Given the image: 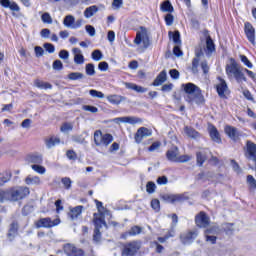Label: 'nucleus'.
Returning a JSON list of instances; mask_svg holds the SVG:
<instances>
[{
  "mask_svg": "<svg viewBox=\"0 0 256 256\" xmlns=\"http://www.w3.org/2000/svg\"><path fill=\"white\" fill-rule=\"evenodd\" d=\"M208 131L212 141H214L215 143H221V135L219 134V131L215 126L209 125Z\"/></svg>",
  "mask_w": 256,
  "mask_h": 256,
  "instance_id": "nucleus-22",
  "label": "nucleus"
},
{
  "mask_svg": "<svg viewBox=\"0 0 256 256\" xmlns=\"http://www.w3.org/2000/svg\"><path fill=\"white\" fill-rule=\"evenodd\" d=\"M184 91L187 103H190V105H205V97H203L201 89L197 85L187 83L184 85Z\"/></svg>",
  "mask_w": 256,
  "mask_h": 256,
  "instance_id": "nucleus-1",
  "label": "nucleus"
},
{
  "mask_svg": "<svg viewBox=\"0 0 256 256\" xmlns=\"http://www.w3.org/2000/svg\"><path fill=\"white\" fill-rule=\"evenodd\" d=\"M156 185L153 182H148L146 185V191L147 193H155Z\"/></svg>",
  "mask_w": 256,
  "mask_h": 256,
  "instance_id": "nucleus-57",
  "label": "nucleus"
},
{
  "mask_svg": "<svg viewBox=\"0 0 256 256\" xmlns=\"http://www.w3.org/2000/svg\"><path fill=\"white\" fill-rule=\"evenodd\" d=\"M85 71L86 75L93 77V75H95V65L93 63L86 64Z\"/></svg>",
  "mask_w": 256,
  "mask_h": 256,
  "instance_id": "nucleus-42",
  "label": "nucleus"
},
{
  "mask_svg": "<svg viewBox=\"0 0 256 256\" xmlns=\"http://www.w3.org/2000/svg\"><path fill=\"white\" fill-rule=\"evenodd\" d=\"M107 101L111 103L112 105H121L123 101H125V97L117 94L108 95L106 97Z\"/></svg>",
  "mask_w": 256,
  "mask_h": 256,
  "instance_id": "nucleus-26",
  "label": "nucleus"
},
{
  "mask_svg": "<svg viewBox=\"0 0 256 256\" xmlns=\"http://www.w3.org/2000/svg\"><path fill=\"white\" fill-rule=\"evenodd\" d=\"M64 253H66L67 256H83L84 255V252L81 248H77L71 244L64 245Z\"/></svg>",
  "mask_w": 256,
  "mask_h": 256,
  "instance_id": "nucleus-13",
  "label": "nucleus"
},
{
  "mask_svg": "<svg viewBox=\"0 0 256 256\" xmlns=\"http://www.w3.org/2000/svg\"><path fill=\"white\" fill-rule=\"evenodd\" d=\"M31 169L35 171L36 173H39V175H45L46 169L44 166H41L40 164H32Z\"/></svg>",
  "mask_w": 256,
  "mask_h": 256,
  "instance_id": "nucleus-38",
  "label": "nucleus"
},
{
  "mask_svg": "<svg viewBox=\"0 0 256 256\" xmlns=\"http://www.w3.org/2000/svg\"><path fill=\"white\" fill-rule=\"evenodd\" d=\"M247 183L250 186V189H256V180L252 175L247 176Z\"/></svg>",
  "mask_w": 256,
  "mask_h": 256,
  "instance_id": "nucleus-52",
  "label": "nucleus"
},
{
  "mask_svg": "<svg viewBox=\"0 0 256 256\" xmlns=\"http://www.w3.org/2000/svg\"><path fill=\"white\" fill-rule=\"evenodd\" d=\"M207 243L215 245L217 243V236L211 234H205Z\"/></svg>",
  "mask_w": 256,
  "mask_h": 256,
  "instance_id": "nucleus-51",
  "label": "nucleus"
},
{
  "mask_svg": "<svg viewBox=\"0 0 256 256\" xmlns=\"http://www.w3.org/2000/svg\"><path fill=\"white\" fill-rule=\"evenodd\" d=\"M245 35L250 43L255 45V28L249 22H246L244 25Z\"/></svg>",
  "mask_w": 256,
  "mask_h": 256,
  "instance_id": "nucleus-15",
  "label": "nucleus"
},
{
  "mask_svg": "<svg viewBox=\"0 0 256 256\" xmlns=\"http://www.w3.org/2000/svg\"><path fill=\"white\" fill-rule=\"evenodd\" d=\"M226 75L228 77H234L237 83L247 82V77H245L241 66L235 60H232L230 64L226 65Z\"/></svg>",
  "mask_w": 256,
  "mask_h": 256,
  "instance_id": "nucleus-2",
  "label": "nucleus"
},
{
  "mask_svg": "<svg viewBox=\"0 0 256 256\" xmlns=\"http://www.w3.org/2000/svg\"><path fill=\"white\" fill-rule=\"evenodd\" d=\"M44 49L48 52V53H55V46L51 43H45L44 44Z\"/></svg>",
  "mask_w": 256,
  "mask_h": 256,
  "instance_id": "nucleus-60",
  "label": "nucleus"
},
{
  "mask_svg": "<svg viewBox=\"0 0 256 256\" xmlns=\"http://www.w3.org/2000/svg\"><path fill=\"white\" fill-rule=\"evenodd\" d=\"M172 40L174 41L175 45H181V34L179 31H175L172 34Z\"/></svg>",
  "mask_w": 256,
  "mask_h": 256,
  "instance_id": "nucleus-49",
  "label": "nucleus"
},
{
  "mask_svg": "<svg viewBox=\"0 0 256 256\" xmlns=\"http://www.w3.org/2000/svg\"><path fill=\"white\" fill-rule=\"evenodd\" d=\"M219 228L217 226H211L205 230V235H217Z\"/></svg>",
  "mask_w": 256,
  "mask_h": 256,
  "instance_id": "nucleus-48",
  "label": "nucleus"
},
{
  "mask_svg": "<svg viewBox=\"0 0 256 256\" xmlns=\"http://www.w3.org/2000/svg\"><path fill=\"white\" fill-rule=\"evenodd\" d=\"M195 223L197 227H208L209 226V216L205 212H200L198 215L195 217Z\"/></svg>",
  "mask_w": 256,
  "mask_h": 256,
  "instance_id": "nucleus-14",
  "label": "nucleus"
},
{
  "mask_svg": "<svg viewBox=\"0 0 256 256\" xmlns=\"http://www.w3.org/2000/svg\"><path fill=\"white\" fill-rule=\"evenodd\" d=\"M134 43L139 47L140 51H145V49L149 48V45H151V40L149 39V35L147 34V29L143 27L140 28V30L136 34Z\"/></svg>",
  "mask_w": 256,
  "mask_h": 256,
  "instance_id": "nucleus-5",
  "label": "nucleus"
},
{
  "mask_svg": "<svg viewBox=\"0 0 256 256\" xmlns=\"http://www.w3.org/2000/svg\"><path fill=\"white\" fill-rule=\"evenodd\" d=\"M166 203H182L187 199L183 194H164L161 196Z\"/></svg>",
  "mask_w": 256,
  "mask_h": 256,
  "instance_id": "nucleus-10",
  "label": "nucleus"
},
{
  "mask_svg": "<svg viewBox=\"0 0 256 256\" xmlns=\"http://www.w3.org/2000/svg\"><path fill=\"white\" fill-rule=\"evenodd\" d=\"M35 85L38 87V89H51V84L47 82H43L41 80H35Z\"/></svg>",
  "mask_w": 256,
  "mask_h": 256,
  "instance_id": "nucleus-41",
  "label": "nucleus"
},
{
  "mask_svg": "<svg viewBox=\"0 0 256 256\" xmlns=\"http://www.w3.org/2000/svg\"><path fill=\"white\" fill-rule=\"evenodd\" d=\"M166 158L168 159V161L177 163V161L179 159V148L177 146H174L170 150H168L166 152Z\"/></svg>",
  "mask_w": 256,
  "mask_h": 256,
  "instance_id": "nucleus-21",
  "label": "nucleus"
},
{
  "mask_svg": "<svg viewBox=\"0 0 256 256\" xmlns=\"http://www.w3.org/2000/svg\"><path fill=\"white\" fill-rule=\"evenodd\" d=\"M19 231V224L17 222H12L10 224L7 237L10 241H13L15 237H17V233Z\"/></svg>",
  "mask_w": 256,
  "mask_h": 256,
  "instance_id": "nucleus-24",
  "label": "nucleus"
},
{
  "mask_svg": "<svg viewBox=\"0 0 256 256\" xmlns=\"http://www.w3.org/2000/svg\"><path fill=\"white\" fill-rule=\"evenodd\" d=\"M184 133L187 135V137H190L191 139H199L200 134L195 129L186 126L184 128Z\"/></svg>",
  "mask_w": 256,
  "mask_h": 256,
  "instance_id": "nucleus-30",
  "label": "nucleus"
},
{
  "mask_svg": "<svg viewBox=\"0 0 256 256\" xmlns=\"http://www.w3.org/2000/svg\"><path fill=\"white\" fill-rule=\"evenodd\" d=\"M197 235H199L197 230L188 231L181 234L180 239L184 245H188L189 243H193V241L197 239Z\"/></svg>",
  "mask_w": 256,
  "mask_h": 256,
  "instance_id": "nucleus-11",
  "label": "nucleus"
},
{
  "mask_svg": "<svg viewBox=\"0 0 256 256\" xmlns=\"http://www.w3.org/2000/svg\"><path fill=\"white\" fill-rule=\"evenodd\" d=\"M173 15L171 14V12H169L166 16H165V22L166 25H168V27H171V25H173Z\"/></svg>",
  "mask_w": 256,
  "mask_h": 256,
  "instance_id": "nucleus-59",
  "label": "nucleus"
},
{
  "mask_svg": "<svg viewBox=\"0 0 256 256\" xmlns=\"http://www.w3.org/2000/svg\"><path fill=\"white\" fill-rule=\"evenodd\" d=\"M222 229H223V231H225L226 235H233V232L235 231L232 223L223 224Z\"/></svg>",
  "mask_w": 256,
  "mask_h": 256,
  "instance_id": "nucleus-39",
  "label": "nucleus"
},
{
  "mask_svg": "<svg viewBox=\"0 0 256 256\" xmlns=\"http://www.w3.org/2000/svg\"><path fill=\"white\" fill-rule=\"evenodd\" d=\"M215 51V43H213V39L210 36L206 39V53L207 55H211Z\"/></svg>",
  "mask_w": 256,
  "mask_h": 256,
  "instance_id": "nucleus-35",
  "label": "nucleus"
},
{
  "mask_svg": "<svg viewBox=\"0 0 256 256\" xmlns=\"http://www.w3.org/2000/svg\"><path fill=\"white\" fill-rule=\"evenodd\" d=\"M139 233H141V227L139 226H133L129 231H128V235H139Z\"/></svg>",
  "mask_w": 256,
  "mask_h": 256,
  "instance_id": "nucleus-55",
  "label": "nucleus"
},
{
  "mask_svg": "<svg viewBox=\"0 0 256 256\" xmlns=\"http://www.w3.org/2000/svg\"><path fill=\"white\" fill-rule=\"evenodd\" d=\"M52 67L55 71H61L63 69V62L61 60H55Z\"/></svg>",
  "mask_w": 256,
  "mask_h": 256,
  "instance_id": "nucleus-54",
  "label": "nucleus"
},
{
  "mask_svg": "<svg viewBox=\"0 0 256 256\" xmlns=\"http://www.w3.org/2000/svg\"><path fill=\"white\" fill-rule=\"evenodd\" d=\"M151 207L152 209H154V211H159V209L161 208L159 200L153 199L151 201Z\"/></svg>",
  "mask_w": 256,
  "mask_h": 256,
  "instance_id": "nucleus-61",
  "label": "nucleus"
},
{
  "mask_svg": "<svg viewBox=\"0 0 256 256\" xmlns=\"http://www.w3.org/2000/svg\"><path fill=\"white\" fill-rule=\"evenodd\" d=\"M196 57L192 60V73H199V58L203 57V50L201 48H196L195 50Z\"/></svg>",
  "mask_w": 256,
  "mask_h": 256,
  "instance_id": "nucleus-16",
  "label": "nucleus"
},
{
  "mask_svg": "<svg viewBox=\"0 0 256 256\" xmlns=\"http://www.w3.org/2000/svg\"><path fill=\"white\" fill-rule=\"evenodd\" d=\"M92 59L94 61H101L103 59V53L101 52V50H94L92 52Z\"/></svg>",
  "mask_w": 256,
  "mask_h": 256,
  "instance_id": "nucleus-45",
  "label": "nucleus"
},
{
  "mask_svg": "<svg viewBox=\"0 0 256 256\" xmlns=\"http://www.w3.org/2000/svg\"><path fill=\"white\" fill-rule=\"evenodd\" d=\"M11 177H13V174L9 171L0 173V187H3L5 183H9V181H11Z\"/></svg>",
  "mask_w": 256,
  "mask_h": 256,
  "instance_id": "nucleus-29",
  "label": "nucleus"
},
{
  "mask_svg": "<svg viewBox=\"0 0 256 256\" xmlns=\"http://www.w3.org/2000/svg\"><path fill=\"white\" fill-rule=\"evenodd\" d=\"M82 213H83V206H76L70 209V212L68 215L70 219H72V221H75V219H79V217H81Z\"/></svg>",
  "mask_w": 256,
  "mask_h": 256,
  "instance_id": "nucleus-25",
  "label": "nucleus"
},
{
  "mask_svg": "<svg viewBox=\"0 0 256 256\" xmlns=\"http://www.w3.org/2000/svg\"><path fill=\"white\" fill-rule=\"evenodd\" d=\"M26 161L33 165H41V163H43V155L38 152L28 154L26 156Z\"/></svg>",
  "mask_w": 256,
  "mask_h": 256,
  "instance_id": "nucleus-17",
  "label": "nucleus"
},
{
  "mask_svg": "<svg viewBox=\"0 0 256 256\" xmlns=\"http://www.w3.org/2000/svg\"><path fill=\"white\" fill-rule=\"evenodd\" d=\"M72 54L74 55L75 65H83L85 63V56H83V51L80 48H73Z\"/></svg>",
  "mask_w": 256,
  "mask_h": 256,
  "instance_id": "nucleus-19",
  "label": "nucleus"
},
{
  "mask_svg": "<svg viewBox=\"0 0 256 256\" xmlns=\"http://www.w3.org/2000/svg\"><path fill=\"white\" fill-rule=\"evenodd\" d=\"M59 57L63 60V61H67V59H69V51L67 50H61L59 52Z\"/></svg>",
  "mask_w": 256,
  "mask_h": 256,
  "instance_id": "nucleus-62",
  "label": "nucleus"
},
{
  "mask_svg": "<svg viewBox=\"0 0 256 256\" xmlns=\"http://www.w3.org/2000/svg\"><path fill=\"white\" fill-rule=\"evenodd\" d=\"M116 121H120L121 123H129V125H137L139 123H143L141 118L135 116L119 117L116 118Z\"/></svg>",
  "mask_w": 256,
  "mask_h": 256,
  "instance_id": "nucleus-20",
  "label": "nucleus"
},
{
  "mask_svg": "<svg viewBox=\"0 0 256 256\" xmlns=\"http://www.w3.org/2000/svg\"><path fill=\"white\" fill-rule=\"evenodd\" d=\"M97 11H99V8H97V6H90L84 11V17H86V19H91V17H93V15L97 13Z\"/></svg>",
  "mask_w": 256,
  "mask_h": 256,
  "instance_id": "nucleus-36",
  "label": "nucleus"
},
{
  "mask_svg": "<svg viewBox=\"0 0 256 256\" xmlns=\"http://www.w3.org/2000/svg\"><path fill=\"white\" fill-rule=\"evenodd\" d=\"M224 131L226 135H228V137H230V139H232L233 141H237L239 139V131L237 130V128L233 126H226Z\"/></svg>",
  "mask_w": 256,
  "mask_h": 256,
  "instance_id": "nucleus-23",
  "label": "nucleus"
},
{
  "mask_svg": "<svg viewBox=\"0 0 256 256\" xmlns=\"http://www.w3.org/2000/svg\"><path fill=\"white\" fill-rule=\"evenodd\" d=\"M82 109L84 111H89L90 113H98L99 112V109L95 106H91V105H84L82 107Z\"/></svg>",
  "mask_w": 256,
  "mask_h": 256,
  "instance_id": "nucleus-53",
  "label": "nucleus"
},
{
  "mask_svg": "<svg viewBox=\"0 0 256 256\" xmlns=\"http://www.w3.org/2000/svg\"><path fill=\"white\" fill-rule=\"evenodd\" d=\"M61 181H62V184L64 185L65 189H71V183H72L71 178L64 177V178H62Z\"/></svg>",
  "mask_w": 256,
  "mask_h": 256,
  "instance_id": "nucleus-58",
  "label": "nucleus"
},
{
  "mask_svg": "<svg viewBox=\"0 0 256 256\" xmlns=\"http://www.w3.org/2000/svg\"><path fill=\"white\" fill-rule=\"evenodd\" d=\"M84 75L81 72H71L68 74V79L70 81H78V79H83Z\"/></svg>",
  "mask_w": 256,
  "mask_h": 256,
  "instance_id": "nucleus-40",
  "label": "nucleus"
},
{
  "mask_svg": "<svg viewBox=\"0 0 256 256\" xmlns=\"http://www.w3.org/2000/svg\"><path fill=\"white\" fill-rule=\"evenodd\" d=\"M126 89H132V91H136V93H147V88L139 86L134 83L124 82Z\"/></svg>",
  "mask_w": 256,
  "mask_h": 256,
  "instance_id": "nucleus-27",
  "label": "nucleus"
},
{
  "mask_svg": "<svg viewBox=\"0 0 256 256\" xmlns=\"http://www.w3.org/2000/svg\"><path fill=\"white\" fill-rule=\"evenodd\" d=\"M196 159L197 165H199V167H202L205 161L207 160V156H205V153L203 152H197Z\"/></svg>",
  "mask_w": 256,
  "mask_h": 256,
  "instance_id": "nucleus-37",
  "label": "nucleus"
},
{
  "mask_svg": "<svg viewBox=\"0 0 256 256\" xmlns=\"http://www.w3.org/2000/svg\"><path fill=\"white\" fill-rule=\"evenodd\" d=\"M159 147H161V143L160 142H154L150 147H148V151L153 153V151H157V149H159Z\"/></svg>",
  "mask_w": 256,
  "mask_h": 256,
  "instance_id": "nucleus-63",
  "label": "nucleus"
},
{
  "mask_svg": "<svg viewBox=\"0 0 256 256\" xmlns=\"http://www.w3.org/2000/svg\"><path fill=\"white\" fill-rule=\"evenodd\" d=\"M94 143L97 147H108L113 143V136L111 134H103L101 130L94 132Z\"/></svg>",
  "mask_w": 256,
  "mask_h": 256,
  "instance_id": "nucleus-6",
  "label": "nucleus"
},
{
  "mask_svg": "<svg viewBox=\"0 0 256 256\" xmlns=\"http://www.w3.org/2000/svg\"><path fill=\"white\" fill-rule=\"evenodd\" d=\"M86 31L90 35V37H95V27L91 25H86Z\"/></svg>",
  "mask_w": 256,
  "mask_h": 256,
  "instance_id": "nucleus-64",
  "label": "nucleus"
},
{
  "mask_svg": "<svg viewBox=\"0 0 256 256\" xmlns=\"http://www.w3.org/2000/svg\"><path fill=\"white\" fill-rule=\"evenodd\" d=\"M5 201H9V192L7 190L0 189V203H5Z\"/></svg>",
  "mask_w": 256,
  "mask_h": 256,
  "instance_id": "nucleus-43",
  "label": "nucleus"
},
{
  "mask_svg": "<svg viewBox=\"0 0 256 256\" xmlns=\"http://www.w3.org/2000/svg\"><path fill=\"white\" fill-rule=\"evenodd\" d=\"M160 9L163 13H173V5H171V2L169 0L164 1L161 6Z\"/></svg>",
  "mask_w": 256,
  "mask_h": 256,
  "instance_id": "nucleus-34",
  "label": "nucleus"
},
{
  "mask_svg": "<svg viewBox=\"0 0 256 256\" xmlns=\"http://www.w3.org/2000/svg\"><path fill=\"white\" fill-rule=\"evenodd\" d=\"M59 143H61V140L57 137H50L45 140L47 149H52V147H55V145H59Z\"/></svg>",
  "mask_w": 256,
  "mask_h": 256,
  "instance_id": "nucleus-31",
  "label": "nucleus"
},
{
  "mask_svg": "<svg viewBox=\"0 0 256 256\" xmlns=\"http://www.w3.org/2000/svg\"><path fill=\"white\" fill-rule=\"evenodd\" d=\"M93 223L95 226L93 239L94 241H100L101 229H103V227L107 229V223L105 222V215L102 213H94Z\"/></svg>",
  "mask_w": 256,
  "mask_h": 256,
  "instance_id": "nucleus-4",
  "label": "nucleus"
},
{
  "mask_svg": "<svg viewBox=\"0 0 256 256\" xmlns=\"http://www.w3.org/2000/svg\"><path fill=\"white\" fill-rule=\"evenodd\" d=\"M63 25L64 27L73 29V26L75 25V17L73 15H67L63 20Z\"/></svg>",
  "mask_w": 256,
  "mask_h": 256,
  "instance_id": "nucleus-33",
  "label": "nucleus"
},
{
  "mask_svg": "<svg viewBox=\"0 0 256 256\" xmlns=\"http://www.w3.org/2000/svg\"><path fill=\"white\" fill-rule=\"evenodd\" d=\"M167 81V71L163 70L159 73L156 79L153 82L154 87H159V85H163Z\"/></svg>",
  "mask_w": 256,
  "mask_h": 256,
  "instance_id": "nucleus-28",
  "label": "nucleus"
},
{
  "mask_svg": "<svg viewBox=\"0 0 256 256\" xmlns=\"http://www.w3.org/2000/svg\"><path fill=\"white\" fill-rule=\"evenodd\" d=\"M219 84L216 86L217 93L219 97H225V95L229 94V87H227V82L223 78H218Z\"/></svg>",
  "mask_w": 256,
  "mask_h": 256,
  "instance_id": "nucleus-18",
  "label": "nucleus"
},
{
  "mask_svg": "<svg viewBox=\"0 0 256 256\" xmlns=\"http://www.w3.org/2000/svg\"><path fill=\"white\" fill-rule=\"evenodd\" d=\"M240 60L242 61V63L248 67V69H253V63H251V61H249V58H247V56L245 55H240Z\"/></svg>",
  "mask_w": 256,
  "mask_h": 256,
  "instance_id": "nucleus-46",
  "label": "nucleus"
},
{
  "mask_svg": "<svg viewBox=\"0 0 256 256\" xmlns=\"http://www.w3.org/2000/svg\"><path fill=\"white\" fill-rule=\"evenodd\" d=\"M141 249V244L137 241H132L129 243H126L122 247V256H135L137 255V251Z\"/></svg>",
  "mask_w": 256,
  "mask_h": 256,
  "instance_id": "nucleus-7",
  "label": "nucleus"
},
{
  "mask_svg": "<svg viewBox=\"0 0 256 256\" xmlns=\"http://www.w3.org/2000/svg\"><path fill=\"white\" fill-rule=\"evenodd\" d=\"M60 223L61 220L59 219L51 220V218H41L35 222V227L36 229H51V227H56V225H59Z\"/></svg>",
  "mask_w": 256,
  "mask_h": 256,
  "instance_id": "nucleus-8",
  "label": "nucleus"
},
{
  "mask_svg": "<svg viewBox=\"0 0 256 256\" xmlns=\"http://www.w3.org/2000/svg\"><path fill=\"white\" fill-rule=\"evenodd\" d=\"M61 131L63 133H67V131H73V124H71V123H64L61 126Z\"/></svg>",
  "mask_w": 256,
  "mask_h": 256,
  "instance_id": "nucleus-56",
  "label": "nucleus"
},
{
  "mask_svg": "<svg viewBox=\"0 0 256 256\" xmlns=\"http://www.w3.org/2000/svg\"><path fill=\"white\" fill-rule=\"evenodd\" d=\"M41 19L43 23H48V25H51V23H53V18H51V15L47 12L42 14Z\"/></svg>",
  "mask_w": 256,
  "mask_h": 256,
  "instance_id": "nucleus-50",
  "label": "nucleus"
},
{
  "mask_svg": "<svg viewBox=\"0 0 256 256\" xmlns=\"http://www.w3.org/2000/svg\"><path fill=\"white\" fill-rule=\"evenodd\" d=\"M31 193L28 187L25 186H16L8 189V201L11 203H17V201H21L28 197Z\"/></svg>",
  "mask_w": 256,
  "mask_h": 256,
  "instance_id": "nucleus-3",
  "label": "nucleus"
},
{
  "mask_svg": "<svg viewBox=\"0 0 256 256\" xmlns=\"http://www.w3.org/2000/svg\"><path fill=\"white\" fill-rule=\"evenodd\" d=\"M147 137H151V130H149L146 127H141L137 130L134 136V139H135V142L139 144L143 141V139Z\"/></svg>",
  "mask_w": 256,
  "mask_h": 256,
  "instance_id": "nucleus-12",
  "label": "nucleus"
},
{
  "mask_svg": "<svg viewBox=\"0 0 256 256\" xmlns=\"http://www.w3.org/2000/svg\"><path fill=\"white\" fill-rule=\"evenodd\" d=\"M26 185H41V178L38 176H28L25 178Z\"/></svg>",
  "mask_w": 256,
  "mask_h": 256,
  "instance_id": "nucleus-32",
  "label": "nucleus"
},
{
  "mask_svg": "<svg viewBox=\"0 0 256 256\" xmlns=\"http://www.w3.org/2000/svg\"><path fill=\"white\" fill-rule=\"evenodd\" d=\"M193 159V156L191 155H182L178 156V160L176 163H188V161H191Z\"/></svg>",
  "mask_w": 256,
  "mask_h": 256,
  "instance_id": "nucleus-47",
  "label": "nucleus"
},
{
  "mask_svg": "<svg viewBox=\"0 0 256 256\" xmlns=\"http://www.w3.org/2000/svg\"><path fill=\"white\" fill-rule=\"evenodd\" d=\"M245 157L249 161H253V163H256V144L252 141L248 140L246 142Z\"/></svg>",
  "mask_w": 256,
  "mask_h": 256,
  "instance_id": "nucleus-9",
  "label": "nucleus"
},
{
  "mask_svg": "<svg viewBox=\"0 0 256 256\" xmlns=\"http://www.w3.org/2000/svg\"><path fill=\"white\" fill-rule=\"evenodd\" d=\"M89 95H91V97H95L96 99H104L105 98V94H103V92L93 90V89L89 91Z\"/></svg>",
  "mask_w": 256,
  "mask_h": 256,
  "instance_id": "nucleus-44",
  "label": "nucleus"
}]
</instances>
